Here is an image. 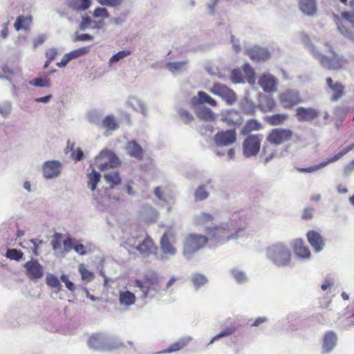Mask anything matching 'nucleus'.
<instances>
[{
  "label": "nucleus",
  "mask_w": 354,
  "mask_h": 354,
  "mask_svg": "<svg viewBox=\"0 0 354 354\" xmlns=\"http://www.w3.org/2000/svg\"><path fill=\"white\" fill-rule=\"evenodd\" d=\"M89 51L90 46H84L70 52V55H71V57L74 59L82 55H86L87 53H88Z\"/></svg>",
  "instance_id": "obj_53"
},
{
  "label": "nucleus",
  "mask_w": 354,
  "mask_h": 354,
  "mask_svg": "<svg viewBox=\"0 0 354 354\" xmlns=\"http://www.w3.org/2000/svg\"><path fill=\"white\" fill-rule=\"evenodd\" d=\"M354 149V142L351 144L350 145L347 146L344 149H343L341 151L333 156V157H330L328 158L326 160L322 162L321 163L318 165H315L313 166H310L306 168H298V171L302 173H311L317 171L318 169H320L330 163L334 162L335 161H337L339 160L342 157H343L344 155H346L347 153H348L350 151L353 150Z\"/></svg>",
  "instance_id": "obj_8"
},
{
  "label": "nucleus",
  "mask_w": 354,
  "mask_h": 354,
  "mask_svg": "<svg viewBox=\"0 0 354 354\" xmlns=\"http://www.w3.org/2000/svg\"><path fill=\"white\" fill-rule=\"evenodd\" d=\"M221 121L225 122L228 126H239L243 122L239 111L235 110H228L222 113Z\"/></svg>",
  "instance_id": "obj_19"
},
{
  "label": "nucleus",
  "mask_w": 354,
  "mask_h": 354,
  "mask_svg": "<svg viewBox=\"0 0 354 354\" xmlns=\"http://www.w3.org/2000/svg\"><path fill=\"white\" fill-rule=\"evenodd\" d=\"M104 178L111 188L121 183V178L118 171H111L105 174Z\"/></svg>",
  "instance_id": "obj_37"
},
{
  "label": "nucleus",
  "mask_w": 354,
  "mask_h": 354,
  "mask_svg": "<svg viewBox=\"0 0 354 354\" xmlns=\"http://www.w3.org/2000/svg\"><path fill=\"white\" fill-rule=\"evenodd\" d=\"M341 17L348 21L354 28V13L344 11L341 13Z\"/></svg>",
  "instance_id": "obj_61"
},
{
  "label": "nucleus",
  "mask_w": 354,
  "mask_h": 354,
  "mask_svg": "<svg viewBox=\"0 0 354 354\" xmlns=\"http://www.w3.org/2000/svg\"><path fill=\"white\" fill-rule=\"evenodd\" d=\"M131 54V52L129 50L119 51L110 58L109 64L111 65L113 63L118 62L120 60L124 59V57L130 55Z\"/></svg>",
  "instance_id": "obj_46"
},
{
  "label": "nucleus",
  "mask_w": 354,
  "mask_h": 354,
  "mask_svg": "<svg viewBox=\"0 0 354 354\" xmlns=\"http://www.w3.org/2000/svg\"><path fill=\"white\" fill-rule=\"evenodd\" d=\"M288 118L286 113H276L265 118V121L271 126L283 124Z\"/></svg>",
  "instance_id": "obj_30"
},
{
  "label": "nucleus",
  "mask_w": 354,
  "mask_h": 354,
  "mask_svg": "<svg viewBox=\"0 0 354 354\" xmlns=\"http://www.w3.org/2000/svg\"><path fill=\"white\" fill-rule=\"evenodd\" d=\"M45 55H46L47 59H48L50 61H53L55 59V58L56 57V56L57 55V49H55L54 48H49L46 51Z\"/></svg>",
  "instance_id": "obj_64"
},
{
  "label": "nucleus",
  "mask_w": 354,
  "mask_h": 354,
  "mask_svg": "<svg viewBox=\"0 0 354 354\" xmlns=\"http://www.w3.org/2000/svg\"><path fill=\"white\" fill-rule=\"evenodd\" d=\"M135 286L140 288L142 297H154L161 290L160 281L156 273L149 272L145 274L143 279H136Z\"/></svg>",
  "instance_id": "obj_2"
},
{
  "label": "nucleus",
  "mask_w": 354,
  "mask_h": 354,
  "mask_svg": "<svg viewBox=\"0 0 354 354\" xmlns=\"http://www.w3.org/2000/svg\"><path fill=\"white\" fill-rule=\"evenodd\" d=\"M306 238L308 243L315 252H319L324 249L325 245L324 239L321 234L317 231H308L306 234Z\"/></svg>",
  "instance_id": "obj_17"
},
{
  "label": "nucleus",
  "mask_w": 354,
  "mask_h": 354,
  "mask_svg": "<svg viewBox=\"0 0 354 354\" xmlns=\"http://www.w3.org/2000/svg\"><path fill=\"white\" fill-rule=\"evenodd\" d=\"M174 242V234L171 231H167L160 240V247L163 252L170 255L175 254L176 249L173 245Z\"/></svg>",
  "instance_id": "obj_15"
},
{
  "label": "nucleus",
  "mask_w": 354,
  "mask_h": 354,
  "mask_svg": "<svg viewBox=\"0 0 354 354\" xmlns=\"http://www.w3.org/2000/svg\"><path fill=\"white\" fill-rule=\"evenodd\" d=\"M136 299L135 295L129 290L120 292L119 301L121 305L124 306H131L135 304Z\"/></svg>",
  "instance_id": "obj_32"
},
{
  "label": "nucleus",
  "mask_w": 354,
  "mask_h": 354,
  "mask_svg": "<svg viewBox=\"0 0 354 354\" xmlns=\"http://www.w3.org/2000/svg\"><path fill=\"white\" fill-rule=\"evenodd\" d=\"M46 283L49 287L55 288L57 293L61 290L62 285L56 276L48 274L46 278Z\"/></svg>",
  "instance_id": "obj_43"
},
{
  "label": "nucleus",
  "mask_w": 354,
  "mask_h": 354,
  "mask_svg": "<svg viewBox=\"0 0 354 354\" xmlns=\"http://www.w3.org/2000/svg\"><path fill=\"white\" fill-rule=\"evenodd\" d=\"M32 18L30 15H28V16L20 15L17 18V20L14 24V27L17 30H19L21 29L27 30L29 28V26L32 22Z\"/></svg>",
  "instance_id": "obj_33"
},
{
  "label": "nucleus",
  "mask_w": 354,
  "mask_h": 354,
  "mask_svg": "<svg viewBox=\"0 0 354 354\" xmlns=\"http://www.w3.org/2000/svg\"><path fill=\"white\" fill-rule=\"evenodd\" d=\"M354 149V142L351 144L350 145L347 146L344 149H343L341 151L333 156V157H330L328 158L326 160L322 162L321 163L318 165H315L313 166H310L306 168H298V171L302 173H311L317 171L318 169H320L330 163L334 162L335 161H337L339 160L342 157H343L344 155H346L347 153H348L350 151L353 150Z\"/></svg>",
  "instance_id": "obj_7"
},
{
  "label": "nucleus",
  "mask_w": 354,
  "mask_h": 354,
  "mask_svg": "<svg viewBox=\"0 0 354 354\" xmlns=\"http://www.w3.org/2000/svg\"><path fill=\"white\" fill-rule=\"evenodd\" d=\"M186 64V62H169L167 64V68L171 72L181 70Z\"/></svg>",
  "instance_id": "obj_55"
},
{
  "label": "nucleus",
  "mask_w": 354,
  "mask_h": 354,
  "mask_svg": "<svg viewBox=\"0 0 354 354\" xmlns=\"http://www.w3.org/2000/svg\"><path fill=\"white\" fill-rule=\"evenodd\" d=\"M263 128L261 123L255 119L248 120L242 129V133L248 134L254 131H259Z\"/></svg>",
  "instance_id": "obj_35"
},
{
  "label": "nucleus",
  "mask_w": 354,
  "mask_h": 354,
  "mask_svg": "<svg viewBox=\"0 0 354 354\" xmlns=\"http://www.w3.org/2000/svg\"><path fill=\"white\" fill-rule=\"evenodd\" d=\"M348 111L349 109L348 107L337 106L335 110V115L337 117H341V121L342 122L344 120Z\"/></svg>",
  "instance_id": "obj_57"
},
{
  "label": "nucleus",
  "mask_w": 354,
  "mask_h": 354,
  "mask_svg": "<svg viewBox=\"0 0 354 354\" xmlns=\"http://www.w3.org/2000/svg\"><path fill=\"white\" fill-rule=\"evenodd\" d=\"M330 51L333 54L332 57H328L325 55H321L319 57V62L322 66L328 70H338L343 68L347 61L343 57H339L332 49Z\"/></svg>",
  "instance_id": "obj_11"
},
{
  "label": "nucleus",
  "mask_w": 354,
  "mask_h": 354,
  "mask_svg": "<svg viewBox=\"0 0 354 354\" xmlns=\"http://www.w3.org/2000/svg\"><path fill=\"white\" fill-rule=\"evenodd\" d=\"M6 256L10 259L19 261L22 259L24 253L17 249H8L6 252Z\"/></svg>",
  "instance_id": "obj_47"
},
{
  "label": "nucleus",
  "mask_w": 354,
  "mask_h": 354,
  "mask_svg": "<svg viewBox=\"0 0 354 354\" xmlns=\"http://www.w3.org/2000/svg\"><path fill=\"white\" fill-rule=\"evenodd\" d=\"M293 251L295 253V254L300 258H309L310 257V251L308 246L305 245L304 241L301 239H296L292 245Z\"/></svg>",
  "instance_id": "obj_25"
},
{
  "label": "nucleus",
  "mask_w": 354,
  "mask_h": 354,
  "mask_svg": "<svg viewBox=\"0 0 354 354\" xmlns=\"http://www.w3.org/2000/svg\"><path fill=\"white\" fill-rule=\"evenodd\" d=\"M194 196L196 201H203L208 197L209 194L205 186L201 185L196 189Z\"/></svg>",
  "instance_id": "obj_48"
},
{
  "label": "nucleus",
  "mask_w": 354,
  "mask_h": 354,
  "mask_svg": "<svg viewBox=\"0 0 354 354\" xmlns=\"http://www.w3.org/2000/svg\"><path fill=\"white\" fill-rule=\"evenodd\" d=\"M107 156L108 161L102 163L99 165L98 168L101 171H104L108 169L109 168H115L120 165V160L118 158L111 152H106V153H102L101 156Z\"/></svg>",
  "instance_id": "obj_27"
},
{
  "label": "nucleus",
  "mask_w": 354,
  "mask_h": 354,
  "mask_svg": "<svg viewBox=\"0 0 354 354\" xmlns=\"http://www.w3.org/2000/svg\"><path fill=\"white\" fill-rule=\"evenodd\" d=\"M62 165L58 161H47L43 167V173L46 178H53L61 172Z\"/></svg>",
  "instance_id": "obj_20"
},
{
  "label": "nucleus",
  "mask_w": 354,
  "mask_h": 354,
  "mask_svg": "<svg viewBox=\"0 0 354 354\" xmlns=\"http://www.w3.org/2000/svg\"><path fill=\"white\" fill-rule=\"evenodd\" d=\"M196 114L197 117L202 120L212 122L215 120V114L209 108H200L196 110Z\"/></svg>",
  "instance_id": "obj_34"
},
{
  "label": "nucleus",
  "mask_w": 354,
  "mask_h": 354,
  "mask_svg": "<svg viewBox=\"0 0 354 354\" xmlns=\"http://www.w3.org/2000/svg\"><path fill=\"white\" fill-rule=\"evenodd\" d=\"M62 234L60 233H55L53 235V239L50 243L52 248L57 257H59V251L62 250Z\"/></svg>",
  "instance_id": "obj_44"
},
{
  "label": "nucleus",
  "mask_w": 354,
  "mask_h": 354,
  "mask_svg": "<svg viewBox=\"0 0 354 354\" xmlns=\"http://www.w3.org/2000/svg\"><path fill=\"white\" fill-rule=\"evenodd\" d=\"M26 268V274L27 277L31 279H37L44 275V269L37 260L32 259L24 264Z\"/></svg>",
  "instance_id": "obj_13"
},
{
  "label": "nucleus",
  "mask_w": 354,
  "mask_h": 354,
  "mask_svg": "<svg viewBox=\"0 0 354 354\" xmlns=\"http://www.w3.org/2000/svg\"><path fill=\"white\" fill-rule=\"evenodd\" d=\"M186 345V342L185 340H180L174 344H171L165 351L164 353H171L178 351L183 348H184Z\"/></svg>",
  "instance_id": "obj_52"
},
{
  "label": "nucleus",
  "mask_w": 354,
  "mask_h": 354,
  "mask_svg": "<svg viewBox=\"0 0 354 354\" xmlns=\"http://www.w3.org/2000/svg\"><path fill=\"white\" fill-rule=\"evenodd\" d=\"M93 17L107 18L109 17V14L106 8L102 7H97L94 10Z\"/></svg>",
  "instance_id": "obj_56"
},
{
  "label": "nucleus",
  "mask_w": 354,
  "mask_h": 354,
  "mask_svg": "<svg viewBox=\"0 0 354 354\" xmlns=\"http://www.w3.org/2000/svg\"><path fill=\"white\" fill-rule=\"evenodd\" d=\"M30 84L37 87H48L50 81L47 78L37 77L30 81Z\"/></svg>",
  "instance_id": "obj_49"
},
{
  "label": "nucleus",
  "mask_w": 354,
  "mask_h": 354,
  "mask_svg": "<svg viewBox=\"0 0 354 354\" xmlns=\"http://www.w3.org/2000/svg\"><path fill=\"white\" fill-rule=\"evenodd\" d=\"M292 136L293 133L289 129L274 128L268 133L266 141L271 145L279 146L290 141Z\"/></svg>",
  "instance_id": "obj_5"
},
{
  "label": "nucleus",
  "mask_w": 354,
  "mask_h": 354,
  "mask_svg": "<svg viewBox=\"0 0 354 354\" xmlns=\"http://www.w3.org/2000/svg\"><path fill=\"white\" fill-rule=\"evenodd\" d=\"M337 335L333 331L327 332L323 337L322 348L324 353L331 351L337 344Z\"/></svg>",
  "instance_id": "obj_26"
},
{
  "label": "nucleus",
  "mask_w": 354,
  "mask_h": 354,
  "mask_svg": "<svg viewBox=\"0 0 354 354\" xmlns=\"http://www.w3.org/2000/svg\"><path fill=\"white\" fill-rule=\"evenodd\" d=\"M213 215L208 213H201L197 215L194 218V223L198 226H205L214 221Z\"/></svg>",
  "instance_id": "obj_36"
},
{
  "label": "nucleus",
  "mask_w": 354,
  "mask_h": 354,
  "mask_svg": "<svg viewBox=\"0 0 354 354\" xmlns=\"http://www.w3.org/2000/svg\"><path fill=\"white\" fill-rule=\"evenodd\" d=\"M192 281L196 288L204 286L207 282L206 277L199 273H195L192 279Z\"/></svg>",
  "instance_id": "obj_45"
},
{
  "label": "nucleus",
  "mask_w": 354,
  "mask_h": 354,
  "mask_svg": "<svg viewBox=\"0 0 354 354\" xmlns=\"http://www.w3.org/2000/svg\"><path fill=\"white\" fill-rule=\"evenodd\" d=\"M60 279L62 280V282L64 283L66 287L67 288L68 290H69L71 292H74L75 290V284L71 281L68 277V276H66V274H62L61 277H60Z\"/></svg>",
  "instance_id": "obj_60"
},
{
  "label": "nucleus",
  "mask_w": 354,
  "mask_h": 354,
  "mask_svg": "<svg viewBox=\"0 0 354 354\" xmlns=\"http://www.w3.org/2000/svg\"><path fill=\"white\" fill-rule=\"evenodd\" d=\"M277 153V150L271 145L264 144L262 148V155L265 156L264 162L268 163Z\"/></svg>",
  "instance_id": "obj_42"
},
{
  "label": "nucleus",
  "mask_w": 354,
  "mask_h": 354,
  "mask_svg": "<svg viewBox=\"0 0 354 354\" xmlns=\"http://www.w3.org/2000/svg\"><path fill=\"white\" fill-rule=\"evenodd\" d=\"M268 257L276 265L287 266L291 259L290 249L284 244H273L267 249Z\"/></svg>",
  "instance_id": "obj_3"
},
{
  "label": "nucleus",
  "mask_w": 354,
  "mask_h": 354,
  "mask_svg": "<svg viewBox=\"0 0 354 354\" xmlns=\"http://www.w3.org/2000/svg\"><path fill=\"white\" fill-rule=\"evenodd\" d=\"M236 134L234 129L218 131L214 136V141L218 146L223 147L232 145L236 141Z\"/></svg>",
  "instance_id": "obj_14"
},
{
  "label": "nucleus",
  "mask_w": 354,
  "mask_h": 354,
  "mask_svg": "<svg viewBox=\"0 0 354 354\" xmlns=\"http://www.w3.org/2000/svg\"><path fill=\"white\" fill-rule=\"evenodd\" d=\"M102 126L109 131H115L119 127V124L113 115L106 116L102 120Z\"/></svg>",
  "instance_id": "obj_38"
},
{
  "label": "nucleus",
  "mask_w": 354,
  "mask_h": 354,
  "mask_svg": "<svg viewBox=\"0 0 354 354\" xmlns=\"http://www.w3.org/2000/svg\"><path fill=\"white\" fill-rule=\"evenodd\" d=\"M263 136L261 133L248 135L243 142V150L245 157L256 156L260 150Z\"/></svg>",
  "instance_id": "obj_6"
},
{
  "label": "nucleus",
  "mask_w": 354,
  "mask_h": 354,
  "mask_svg": "<svg viewBox=\"0 0 354 354\" xmlns=\"http://www.w3.org/2000/svg\"><path fill=\"white\" fill-rule=\"evenodd\" d=\"M1 71L7 79L10 80L13 75L20 73L21 69L19 68H16L15 69H10L8 66L5 65L1 67Z\"/></svg>",
  "instance_id": "obj_51"
},
{
  "label": "nucleus",
  "mask_w": 354,
  "mask_h": 354,
  "mask_svg": "<svg viewBox=\"0 0 354 354\" xmlns=\"http://www.w3.org/2000/svg\"><path fill=\"white\" fill-rule=\"evenodd\" d=\"M327 86L332 91L330 100L337 102L345 95L344 86L339 82H334L331 77H327L326 80Z\"/></svg>",
  "instance_id": "obj_16"
},
{
  "label": "nucleus",
  "mask_w": 354,
  "mask_h": 354,
  "mask_svg": "<svg viewBox=\"0 0 354 354\" xmlns=\"http://www.w3.org/2000/svg\"><path fill=\"white\" fill-rule=\"evenodd\" d=\"M250 59L254 62H264L268 60L270 57V53L267 49L254 47L248 51Z\"/></svg>",
  "instance_id": "obj_23"
},
{
  "label": "nucleus",
  "mask_w": 354,
  "mask_h": 354,
  "mask_svg": "<svg viewBox=\"0 0 354 354\" xmlns=\"http://www.w3.org/2000/svg\"><path fill=\"white\" fill-rule=\"evenodd\" d=\"M73 250L80 255H84L86 254L85 246L77 241H75Z\"/></svg>",
  "instance_id": "obj_62"
},
{
  "label": "nucleus",
  "mask_w": 354,
  "mask_h": 354,
  "mask_svg": "<svg viewBox=\"0 0 354 354\" xmlns=\"http://www.w3.org/2000/svg\"><path fill=\"white\" fill-rule=\"evenodd\" d=\"M27 244H31L30 250L34 254V255L37 256L39 255V245L43 243V241L39 240L38 239H33L29 240L28 242H26Z\"/></svg>",
  "instance_id": "obj_54"
},
{
  "label": "nucleus",
  "mask_w": 354,
  "mask_h": 354,
  "mask_svg": "<svg viewBox=\"0 0 354 354\" xmlns=\"http://www.w3.org/2000/svg\"><path fill=\"white\" fill-rule=\"evenodd\" d=\"M235 331H236L235 327L227 328L225 330L221 331L218 335L214 336L210 341V343H212L214 341L218 340V339H220L221 337H228V336L232 335L233 333H234Z\"/></svg>",
  "instance_id": "obj_50"
},
{
  "label": "nucleus",
  "mask_w": 354,
  "mask_h": 354,
  "mask_svg": "<svg viewBox=\"0 0 354 354\" xmlns=\"http://www.w3.org/2000/svg\"><path fill=\"white\" fill-rule=\"evenodd\" d=\"M75 239H73L71 237H68L65 239L62 242L64 245V248H62V250L59 251V257H64L66 256V254L69 252L71 250L74 248Z\"/></svg>",
  "instance_id": "obj_40"
},
{
  "label": "nucleus",
  "mask_w": 354,
  "mask_h": 354,
  "mask_svg": "<svg viewBox=\"0 0 354 354\" xmlns=\"http://www.w3.org/2000/svg\"><path fill=\"white\" fill-rule=\"evenodd\" d=\"M101 174L94 169L92 172L88 174V187L94 191L96 189L97 183L100 182Z\"/></svg>",
  "instance_id": "obj_39"
},
{
  "label": "nucleus",
  "mask_w": 354,
  "mask_h": 354,
  "mask_svg": "<svg viewBox=\"0 0 354 354\" xmlns=\"http://www.w3.org/2000/svg\"><path fill=\"white\" fill-rule=\"evenodd\" d=\"M209 92L214 95L221 97L228 105H232L237 100L234 91L224 84L219 83L214 84L209 89Z\"/></svg>",
  "instance_id": "obj_10"
},
{
  "label": "nucleus",
  "mask_w": 354,
  "mask_h": 354,
  "mask_svg": "<svg viewBox=\"0 0 354 354\" xmlns=\"http://www.w3.org/2000/svg\"><path fill=\"white\" fill-rule=\"evenodd\" d=\"M154 247V243L151 239L149 236H147L140 243L136 249L138 250L142 254L149 255L151 253L152 249Z\"/></svg>",
  "instance_id": "obj_31"
},
{
  "label": "nucleus",
  "mask_w": 354,
  "mask_h": 354,
  "mask_svg": "<svg viewBox=\"0 0 354 354\" xmlns=\"http://www.w3.org/2000/svg\"><path fill=\"white\" fill-rule=\"evenodd\" d=\"M300 10L307 15H313L317 12L316 0H298Z\"/></svg>",
  "instance_id": "obj_29"
},
{
  "label": "nucleus",
  "mask_w": 354,
  "mask_h": 354,
  "mask_svg": "<svg viewBox=\"0 0 354 354\" xmlns=\"http://www.w3.org/2000/svg\"><path fill=\"white\" fill-rule=\"evenodd\" d=\"M354 149V142L351 144L350 145L347 146L344 149H343L341 151L333 156V157H330L328 158L326 160L322 162L321 163L318 165H315L313 166H310L306 168H298V171L302 173H311L317 171L318 169H320L330 163L334 162L335 161H337L339 160L342 157H343L344 155H346L347 153H348L350 151L353 150Z\"/></svg>",
  "instance_id": "obj_9"
},
{
  "label": "nucleus",
  "mask_w": 354,
  "mask_h": 354,
  "mask_svg": "<svg viewBox=\"0 0 354 354\" xmlns=\"http://www.w3.org/2000/svg\"><path fill=\"white\" fill-rule=\"evenodd\" d=\"M296 117L300 122L310 121L318 117V112L313 108L299 107L296 109Z\"/></svg>",
  "instance_id": "obj_21"
},
{
  "label": "nucleus",
  "mask_w": 354,
  "mask_h": 354,
  "mask_svg": "<svg viewBox=\"0 0 354 354\" xmlns=\"http://www.w3.org/2000/svg\"><path fill=\"white\" fill-rule=\"evenodd\" d=\"M277 106L275 100L270 96L263 95L259 99L258 108L263 113H269L274 111Z\"/></svg>",
  "instance_id": "obj_24"
},
{
  "label": "nucleus",
  "mask_w": 354,
  "mask_h": 354,
  "mask_svg": "<svg viewBox=\"0 0 354 354\" xmlns=\"http://www.w3.org/2000/svg\"><path fill=\"white\" fill-rule=\"evenodd\" d=\"M207 242L208 238L205 236L190 234L185 239L183 253L185 255H189L204 247Z\"/></svg>",
  "instance_id": "obj_4"
},
{
  "label": "nucleus",
  "mask_w": 354,
  "mask_h": 354,
  "mask_svg": "<svg viewBox=\"0 0 354 354\" xmlns=\"http://www.w3.org/2000/svg\"><path fill=\"white\" fill-rule=\"evenodd\" d=\"M259 84L266 93H273L277 91V79L270 74H263L259 79Z\"/></svg>",
  "instance_id": "obj_18"
},
{
  "label": "nucleus",
  "mask_w": 354,
  "mask_h": 354,
  "mask_svg": "<svg viewBox=\"0 0 354 354\" xmlns=\"http://www.w3.org/2000/svg\"><path fill=\"white\" fill-rule=\"evenodd\" d=\"M12 106L10 102H4L0 104V115L3 117L8 115L11 111Z\"/></svg>",
  "instance_id": "obj_58"
},
{
  "label": "nucleus",
  "mask_w": 354,
  "mask_h": 354,
  "mask_svg": "<svg viewBox=\"0 0 354 354\" xmlns=\"http://www.w3.org/2000/svg\"><path fill=\"white\" fill-rule=\"evenodd\" d=\"M245 227V219L240 218L238 221L231 220L230 223L223 226L207 227L205 230V233L209 236V239L214 241L216 244H224L232 239H236L239 233Z\"/></svg>",
  "instance_id": "obj_1"
},
{
  "label": "nucleus",
  "mask_w": 354,
  "mask_h": 354,
  "mask_svg": "<svg viewBox=\"0 0 354 354\" xmlns=\"http://www.w3.org/2000/svg\"><path fill=\"white\" fill-rule=\"evenodd\" d=\"M97 2L102 6L116 7L122 3V0H97Z\"/></svg>",
  "instance_id": "obj_59"
},
{
  "label": "nucleus",
  "mask_w": 354,
  "mask_h": 354,
  "mask_svg": "<svg viewBox=\"0 0 354 354\" xmlns=\"http://www.w3.org/2000/svg\"><path fill=\"white\" fill-rule=\"evenodd\" d=\"M127 150L128 153L135 158L142 160L144 155V151L142 147L135 140H131L127 142Z\"/></svg>",
  "instance_id": "obj_28"
},
{
  "label": "nucleus",
  "mask_w": 354,
  "mask_h": 354,
  "mask_svg": "<svg viewBox=\"0 0 354 354\" xmlns=\"http://www.w3.org/2000/svg\"><path fill=\"white\" fill-rule=\"evenodd\" d=\"M313 211L314 209L313 207L305 208L301 216L302 218L304 220L311 219L313 216Z\"/></svg>",
  "instance_id": "obj_63"
},
{
  "label": "nucleus",
  "mask_w": 354,
  "mask_h": 354,
  "mask_svg": "<svg viewBox=\"0 0 354 354\" xmlns=\"http://www.w3.org/2000/svg\"><path fill=\"white\" fill-rule=\"evenodd\" d=\"M279 100L284 109H290L301 102V100L297 92L288 90L279 95Z\"/></svg>",
  "instance_id": "obj_12"
},
{
  "label": "nucleus",
  "mask_w": 354,
  "mask_h": 354,
  "mask_svg": "<svg viewBox=\"0 0 354 354\" xmlns=\"http://www.w3.org/2000/svg\"><path fill=\"white\" fill-rule=\"evenodd\" d=\"M207 103L212 106H216L217 102L212 97L207 95L205 91H198L197 96H194L191 100V104L193 106H196L201 104Z\"/></svg>",
  "instance_id": "obj_22"
},
{
  "label": "nucleus",
  "mask_w": 354,
  "mask_h": 354,
  "mask_svg": "<svg viewBox=\"0 0 354 354\" xmlns=\"http://www.w3.org/2000/svg\"><path fill=\"white\" fill-rule=\"evenodd\" d=\"M78 270L81 274L82 279L86 283L91 281L95 277L94 273L88 270L84 263L79 265Z\"/></svg>",
  "instance_id": "obj_41"
}]
</instances>
